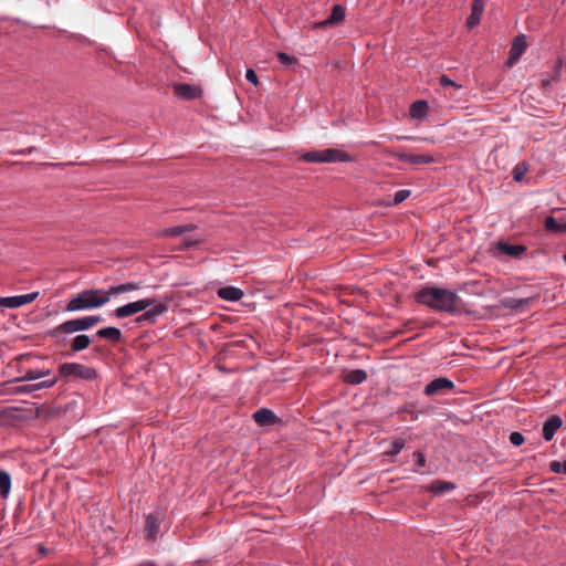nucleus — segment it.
<instances>
[{
  "mask_svg": "<svg viewBox=\"0 0 566 566\" xmlns=\"http://www.w3.org/2000/svg\"><path fill=\"white\" fill-rule=\"evenodd\" d=\"M417 301L437 311L458 313L462 310V302L455 293L434 286L422 289Z\"/></svg>",
  "mask_w": 566,
  "mask_h": 566,
  "instance_id": "1",
  "label": "nucleus"
},
{
  "mask_svg": "<svg viewBox=\"0 0 566 566\" xmlns=\"http://www.w3.org/2000/svg\"><path fill=\"white\" fill-rule=\"evenodd\" d=\"M167 310L168 306L165 303H157L155 298L147 297L118 306L114 314L117 318H126L145 311V313L139 316L137 321L153 322L156 317L167 312Z\"/></svg>",
  "mask_w": 566,
  "mask_h": 566,
  "instance_id": "2",
  "label": "nucleus"
},
{
  "mask_svg": "<svg viewBox=\"0 0 566 566\" xmlns=\"http://www.w3.org/2000/svg\"><path fill=\"white\" fill-rule=\"evenodd\" d=\"M109 302V293L107 290L90 289L84 290L66 304L67 312H78L85 310L98 308Z\"/></svg>",
  "mask_w": 566,
  "mask_h": 566,
  "instance_id": "3",
  "label": "nucleus"
},
{
  "mask_svg": "<svg viewBox=\"0 0 566 566\" xmlns=\"http://www.w3.org/2000/svg\"><path fill=\"white\" fill-rule=\"evenodd\" d=\"M307 163H347L352 160L349 154L337 148L307 151L301 156Z\"/></svg>",
  "mask_w": 566,
  "mask_h": 566,
  "instance_id": "4",
  "label": "nucleus"
},
{
  "mask_svg": "<svg viewBox=\"0 0 566 566\" xmlns=\"http://www.w3.org/2000/svg\"><path fill=\"white\" fill-rule=\"evenodd\" d=\"M102 321L101 316H85L81 318L66 321L52 331L53 336L60 334H73L76 332L87 331Z\"/></svg>",
  "mask_w": 566,
  "mask_h": 566,
  "instance_id": "5",
  "label": "nucleus"
},
{
  "mask_svg": "<svg viewBox=\"0 0 566 566\" xmlns=\"http://www.w3.org/2000/svg\"><path fill=\"white\" fill-rule=\"evenodd\" d=\"M59 371L62 377L76 379L92 380L96 377L95 369L77 363H64L60 366Z\"/></svg>",
  "mask_w": 566,
  "mask_h": 566,
  "instance_id": "6",
  "label": "nucleus"
},
{
  "mask_svg": "<svg viewBox=\"0 0 566 566\" xmlns=\"http://www.w3.org/2000/svg\"><path fill=\"white\" fill-rule=\"evenodd\" d=\"M527 41L524 34H520L515 36L511 44L510 55L507 59V65L513 66L523 55L525 50L527 49Z\"/></svg>",
  "mask_w": 566,
  "mask_h": 566,
  "instance_id": "7",
  "label": "nucleus"
},
{
  "mask_svg": "<svg viewBox=\"0 0 566 566\" xmlns=\"http://www.w3.org/2000/svg\"><path fill=\"white\" fill-rule=\"evenodd\" d=\"M39 296V292H33L24 295L8 296L0 298V306L8 308H17L33 302Z\"/></svg>",
  "mask_w": 566,
  "mask_h": 566,
  "instance_id": "8",
  "label": "nucleus"
},
{
  "mask_svg": "<svg viewBox=\"0 0 566 566\" xmlns=\"http://www.w3.org/2000/svg\"><path fill=\"white\" fill-rule=\"evenodd\" d=\"M174 93L184 99H193L201 96V88L198 85L186 83H174Z\"/></svg>",
  "mask_w": 566,
  "mask_h": 566,
  "instance_id": "9",
  "label": "nucleus"
},
{
  "mask_svg": "<svg viewBox=\"0 0 566 566\" xmlns=\"http://www.w3.org/2000/svg\"><path fill=\"white\" fill-rule=\"evenodd\" d=\"M452 388H453V382L450 379H448L446 377H440V378L432 380L431 382H429L426 386L424 394L427 396H436L438 394L443 392L444 390H450Z\"/></svg>",
  "mask_w": 566,
  "mask_h": 566,
  "instance_id": "10",
  "label": "nucleus"
},
{
  "mask_svg": "<svg viewBox=\"0 0 566 566\" xmlns=\"http://www.w3.org/2000/svg\"><path fill=\"white\" fill-rule=\"evenodd\" d=\"M395 156L407 164L410 165H422V164H430L434 161V157L431 155H412L408 153H396Z\"/></svg>",
  "mask_w": 566,
  "mask_h": 566,
  "instance_id": "11",
  "label": "nucleus"
},
{
  "mask_svg": "<svg viewBox=\"0 0 566 566\" xmlns=\"http://www.w3.org/2000/svg\"><path fill=\"white\" fill-rule=\"evenodd\" d=\"M483 11H484L483 0H473L471 13L467 20L468 28L472 29L480 23Z\"/></svg>",
  "mask_w": 566,
  "mask_h": 566,
  "instance_id": "12",
  "label": "nucleus"
},
{
  "mask_svg": "<svg viewBox=\"0 0 566 566\" xmlns=\"http://www.w3.org/2000/svg\"><path fill=\"white\" fill-rule=\"evenodd\" d=\"M160 517L156 514H149L146 517L145 536L148 539H155L159 532Z\"/></svg>",
  "mask_w": 566,
  "mask_h": 566,
  "instance_id": "13",
  "label": "nucleus"
},
{
  "mask_svg": "<svg viewBox=\"0 0 566 566\" xmlns=\"http://www.w3.org/2000/svg\"><path fill=\"white\" fill-rule=\"evenodd\" d=\"M562 419L558 416L551 417L543 426V437L546 441H549L553 439L556 431L562 426Z\"/></svg>",
  "mask_w": 566,
  "mask_h": 566,
  "instance_id": "14",
  "label": "nucleus"
},
{
  "mask_svg": "<svg viewBox=\"0 0 566 566\" xmlns=\"http://www.w3.org/2000/svg\"><path fill=\"white\" fill-rule=\"evenodd\" d=\"M253 419L259 426H272L277 421V417L269 409H260L253 415Z\"/></svg>",
  "mask_w": 566,
  "mask_h": 566,
  "instance_id": "15",
  "label": "nucleus"
},
{
  "mask_svg": "<svg viewBox=\"0 0 566 566\" xmlns=\"http://www.w3.org/2000/svg\"><path fill=\"white\" fill-rule=\"evenodd\" d=\"M218 295L224 301L237 302L242 298L243 292L234 286H226L218 290Z\"/></svg>",
  "mask_w": 566,
  "mask_h": 566,
  "instance_id": "16",
  "label": "nucleus"
},
{
  "mask_svg": "<svg viewBox=\"0 0 566 566\" xmlns=\"http://www.w3.org/2000/svg\"><path fill=\"white\" fill-rule=\"evenodd\" d=\"M140 286L142 285L138 282H126V283H122V284L109 287L107 290V292L109 293V298H111L114 295L137 291L140 289Z\"/></svg>",
  "mask_w": 566,
  "mask_h": 566,
  "instance_id": "17",
  "label": "nucleus"
},
{
  "mask_svg": "<svg viewBox=\"0 0 566 566\" xmlns=\"http://www.w3.org/2000/svg\"><path fill=\"white\" fill-rule=\"evenodd\" d=\"M428 104L424 101H417L410 106V116L413 119H423L428 113Z\"/></svg>",
  "mask_w": 566,
  "mask_h": 566,
  "instance_id": "18",
  "label": "nucleus"
},
{
  "mask_svg": "<svg viewBox=\"0 0 566 566\" xmlns=\"http://www.w3.org/2000/svg\"><path fill=\"white\" fill-rule=\"evenodd\" d=\"M345 18V10L342 6H334L329 18L319 23L321 27L338 23Z\"/></svg>",
  "mask_w": 566,
  "mask_h": 566,
  "instance_id": "19",
  "label": "nucleus"
},
{
  "mask_svg": "<svg viewBox=\"0 0 566 566\" xmlns=\"http://www.w3.org/2000/svg\"><path fill=\"white\" fill-rule=\"evenodd\" d=\"M454 488L455 485L452 482L436 480L428 486V490L434 494H443Z\"/></svg>",
  "mask_w": 566,
  "mask_h": 566,
  "instance_id": "20",
  "label": "nucleus"
},
{
  "mask_svg": "<svg viewBox=\"0 0 566 566\" xmlns=\"http://www.w3.org/2000/svg\"><path fill=\"white\" fill-rule=\"evenodd\" d=\"M501 304H502V306H504L506 308L521 311L528 304V300H525V298L518 300V298L507 297V298H503L501 301Z\"/></svg>",
  "mask_w": 566,
  "mask_h": 566,
  "instance_id": "21",
  "label": "nucleus"
},
{
  "mask_svg": "<svg viewBox=\"0 0 566 566\" xmlns=\"http://www.w3.org/2000/svg\"><path fill=\"white\" fill-rule=\"evenodd\" d=\"M11 490V478L10 474L3 470H0V494L2 497H7Z\"/></svg>",
  "mask_w": 566,
  "mask_h": 566,
  "instance_id": "22",
  "label": "nucleus"
},
{
  "mask_svg": "<svg viewBox=\"0 0 566 566\" xmlns=\"http://www.w3.org/2000/svg\"><path fill=\"white\" fill-rule=\"evenodd\" d=\"M97 336L116 342L120 339L122 333L117 327H105L97 331Z\"/></svg>",
  "mask_w": 566,
  "mask_h": 566,
  "instance_id": "23",
  "label": "nucleus"
},
{
  "mask_svg": "<svg viewBox=\"0 0 566 566\" xmlns=\"http://www.w3.org/2000/svg\"><path fill=\"white\" fill-rule=\"evenodd\" d=\"M57 379H48L41 382L23 386L20 388V391L27 392L32 390H41L45 388H51L56 384Z\"/></svg>",
  "mask_w": 566,
  "mask_h": 566,
  "instance_id": "24",
  "label": "nucleus"
},
{
  "mask_svg": "<svg viewBox=\"0 0 566 566\" xmlns=\"http://www.w3.org/2000/svg\"><path fill=\"white\" fill-rule=\"evenodd\" d=\"M367 375L361 369H356L347 373L345 375V381L348 384L357 385L363 382L366 379Z\"/></svg>",
  "mask_w": 566,
  "mask_h": 566,
  "instance_id": "25",
  "label": "nucleus"
},
{
  "mask_svg": "<svg viewBox=\"0 0 566 566\" xmlns=\"http://www.w3.org/2000/svg\"><path fill=\"white\" fill-rule=\"evenodd\" d=\"M91 344V338L87 335H77L72 340V349L74 352H80L87 348Z\"/></svg>",
  "mask_w": 566,
  "mask_h": 566,
  "instance_id": "26",
  "label": "nucleus"
},
{
  "mask_svg": "<svg viewBox=\"0 0 566 566\" xmlns=\"http://www.w3.org/2000/svg\"><path fill=\"white\" fill-rule=\"evenodd\" d=\"M497 248L501 252L511 256H518L524 251V248L522 245H511L507 243H500Z\"/></svg>",
  "mask_w": 566,
  "mask_h": 566,
  "instance_id": "27",
  "label": "nucleus"
},
{
  "mask_svg": "<svg viewBox=\"0 0 566 566\" xmlns=\"http://www.w3.org/2000/svg\"><path fill=\"white\" fill-rule=\"evenodd\" d=\"M562 70V61H558L553 75L549 78H544L542 81V86L544 90H549L554 83H556L560 77Z\"/></svg>",
  "mask_w": 566,
  "mask_h": 566,
  "instance_id": "28",
  "label": "nucleus"
},
{
  "mask_svg": "<svg viewBox=\"0 0 566 566\" xmlns=\"http://www.w3.org/2000/svg\"><path fill=\"white\" fill-rule=\"evenodd\" d=\"M276 56L280 63L289 70H293L297 64V59L295 56L289 55L284 52H279Z\"/></svg>",
  "mask_w": 566,
  "mask_h": 566,
  "instance_id": "29",
  "label": "nucleus"
},
{
  "mask_svg": "<svg viewBox=\"0 0 566 566\" xmlns=\"http://www.w3.org/2000/svg\"><path fill=\"white\" fill-rule=\"evenodd\" d=\"M190 229H191V227H189V226H179V227L165 229L161 231L160 234L163 237L175 238V237H179V235L184 234L185 232L189 231Z\"/></svg>",
  "mask_w": 566,
  "mask_h": 566,
  "instance_id": "30",
  "label": "nucleus"
},
{
  "mask_svg": "<svg viewBox=\"0 0 566 566\" xmlns=\"http://www.w3.org/2000/svg\"><path fill=\"white\" fill-rule=\"evenodd\" d=\"M545 229L553 232H564V226H558V219L548 217L544 221Z\"/></svg>",
  "mask_w": 566,
  "mask_h": 566,
  "instance_id": "31",
  "label": "nucleus"
},
{
  "mask_svg": "<svg viewBox=\"0 0 566 566\" xmlns=\"http://www.w3.org/2000/svg\"><path fill=\"white\" fill-rule=\"evenodd\" d=\"M50 375L49 369L43 370H29L22 377L23 380H35Z\"/></svg>",
  "mask_w": 566,
  "mask_h": 566,
  "instance_id": "32",
  "label": "nucleus"
},
{
  "mask_svg": "<svg viewBox=\"0 0 566 566\" xmlns=\"http://www.w3.org/2000/svg\"><path fill=\"white\" fill-rule=\"evenodd\" d=\"M405 447V440L403 439H395L391 442V448L386 452L388 455H396L398 454L402 448Z\"/></svg>",
  "mask_w": 566,
  "mask_h": 566,
  "instance_id": "33",
  "label": "nucleus"
},
{
  "mask_svg": "<svg viewBox=\"0 0 566 566\" xmlns=\"http://www.w3.org/2000/svg\"><path fill=\"white\" fill-rule=\"evenodd\" d=\"M526 172H527V166L525 164H518L513 169V177L516 181H521V180H523Z\"/></svg>",
  "mask_w": 566,
  "mask_h": 566,
  "instance_id": "34",
  "label": "nucleus"
},
{
  "mask_svg": "<svg viewBox=\"0 0 566 566\" xmlns=\"http://www.w3.org/2000/svg\"><path fill=\"white\" fill-rule=\"evenodd\" d=\"M410 196V190L402 189L395 193L394 203L399 205Z\"/></svg>",
  "mask_w": 566,
  "mask_h": 566,
  "instance_id": "35",
  "label": "nucleus"
},
{
  "mask_svg": "<svg viewBox=\"0 0 566 566\" xmlns=\"http://www.w3.org/2000/svg\"><path fill=\"white\" fill-rule=\"evenodd\" d=\"M439 82L442 86H451L457 90L461 88V85L450 80L447 75H442L439 78Z\"/></svg>",
  "mask_w": 566,
  "mask_h": 566,
  "instance_id": "36",
  "label": "nucleus"
},
{
  "mask_svg": "<svg viewBox=\"0 0 566 566\" xmlns=\"http://www.w3.org/2000/svg\"><path fill=\"white\" fill-rule=\"evenodd\" d=\"M510 441L514 446H521L524 442V437L520 432H512L510 434Z\"/></svg>",
  "mask_w": 566,
  "mask_h": 566,
  "instance_id": "37",
  "label": "nucleus"
},
{
  "mask_svg": "<svg viewBox=\"0 0 566 566\" xmlns=\"http://www.w3.org/2000/svg\"><path fill=\"white\" fill-rule=\"evenodd\" d=\"M245 78L251 83L253 84L254 86H256L259 84V80H258V75L256 73L253 71V70H248L247 73H245Z\"/></svg>",
  "mask_w": 566,
  "mask_h": 566,
  "instance_id": "38",
  "label": "nucleus"
},
{
  "mask_svg": "<svg viewBox=\"0 0 566 566\" xmlns=\"http://www.w3.org/2000/svg\"><path fill=\"white\" fill-rule=\"evenodd\" d=\"M413 457L416 459V462L419 467H424L426 464V458H424V454L422 452H415L413 453Z\"/></svg>",
  "mask_w": 566,
  "mask_h": 566,
  "instance_id": "39",
  "label": "nucleus"
},
{
  "mask_svg": "<svg viewBox=\"0 0 566 566\" xmlns=\"http://www.w3.org/2000/svg\"><path fill=\"white\" fill-rule=\"evenodd\" d=\"M551 470L555 473H559V472H563V462H558V461H553L551 463Z\"/></svg>",
  "mask_w": 566,
  "mask_h": 566,
  "instance_id": "40",
  "label": "nucleus"
},
{
  "mask_svg": "<svg viewBox=\"0 0 566 566\" xmlns=\"http://www.w3.org/2000/svg\"><path fill=\"white\" fill-rule=\"evenodd\" d=\"M193 244V241L186 239L180 248H188Z\"/></svg>",
  "mask_w": 566,
  "mask_h": 566,
  "instance_id": "41",
  "label": "nucleus"
},
{
  "mask_svg": "<svg viewBox=\"0 0 566 566\" xmlns=\"http://www.w3.org/2000/svg\"><path fill=\"white\" fill-rule=\"evenodd\" d=\"M566 219L565 218H558V226H565Z\"/></svg>",
  "mask_w": 566,
  "mask_h": 566,
  "instance_id": "42",
  "label": "nucleus"
},
{
  "mask_svg": "<svg viewBox=\"0 0 566 566\" xmlns=\"http://www.w3.org/2000/svg\"><path fill=\"white\" fill-rule=\"evenodd\" d=\"M562 469H563V473L566 474V460L563 462V468Z\"/></svg>",
  "mask_w": 566,
  "mask_h": 566,
  "instance_id": "43",
  "label": "nucleus"
},
{
  "mask_svg": "<svg viewBox=\"0 0 566 566\" xmlns=\"http://www.w3.org/2000/svg\"><path fill=\"white\" fill-rule=\"evenodd\" d=\"M564 232H566V224L564 226Z\"/></svg>",
  "mask_w": 566,
  "mask_h": 566,
  "instance_id": "44",
  "label": "nucleus"
},
{
  "mask_svg": "<svg viewBox=\"0 0 566 566\" xmlns=\"http://www.w3.org/2000/svg\"><path fill=\"white\" fill-rule=\"evenodd\" d=\"M564 260H565V262H566V254L564 255Z\"/></svg>",
  "mask_w": 566,
  "mask_h": 566,
  "instance_id": "45",
  "label": "nucleus"
}]
</instances>
